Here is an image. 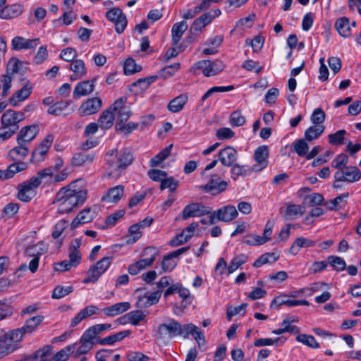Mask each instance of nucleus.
Returning a JSON list of instances; mask_svg holds the SVG:
<instances>
[{
    "mask_svg": "<svg viewBox=\"0 0 361 361\" xmlns=\"http://www.w3.org/2000/svg\"><path fill=\"white\" fill-rule=\"evenodd\" d=\"M44 317L42 315H36L27 319L22 327L23 331L25 334H31L35 331L37 327L44 321Z\"/></svg>",
    "mask_w": 361,
    "mask_h": 361,
    "instance_id": "nucleus-28",
    "label": "nucleus"
},
{
    "mask_svg": "<svg viewBox=\"0 0 361 361\" xmlns=\"http://www.w3.org/2000/svg\"><path fill=\"white\" fill-rule=\"evenodd\" d=\"M99 308L94 305H90L82 309L71 320L70 327L73 328L80 324L83 319L94 314H98Z\"/></svg>",
    "mask_w": 361,
    "mask_h": 361,
    "instance_id": "nucleus-22",
    "label": "nucleus"
},
{
    "mask_svg": "<svg viewBox=\"0 0 361 361\" xmlns=\"http://www.w3.org/2000/svg\"><path fill=\"white\" fill-rule=\"evenodd\" d=\"M219 161L226 167H231L238 159V153L233 147L227 146L218 154Z\"/></svg>",
    "mask_w": 361,
    "mask_h": 361,
    "instance_id": "nucleus-18",
    "label": "nucleus"
},
{
    "mask_svg": "<svg viewBox=\"0 0 361 361\" xmlns=\"http://www.w3.org/2000/svg\"><path fill=\"white\" fill-rule=\"evenodd\" d=\"M25 69L24 66V63L19 60L16 57H12L8 61L6 66V73L9 74L18 73L20 72H23Z\"/></svg>",
    "mask_w": 361,
    "mask_h": 361,
    "instance_id": "nucleus-41",
    "label": "nucleus"
},
{
    "mask_svg": "<svg viewBox=\"0 0 361 361\" xmlns=\"http://www.w3.org/2000/svg\"><path fill=\"white\" fill-rule=\"evenodd\" d=\"M348 162V157L343 153L338 154L332 161L331 166L338 170H341L346 167Z\"/></svg>",
    "mask_w": 361,
    "mask_h": 361,
    "instance_id": "nucleus-59",
    "label": "nucleus"
},
{
    "mask_svg": "<svg viewBox=\"0 0 361 361\" xmlns=\"http://www.w3.org/2000/svg\"><path fill=\"white\" fill-rule=\"evenodd\" d=\"M48 247L43 242H39L37 244L30 245L26 249L27 255L35 257H38L47 252Z\"/></svg>",
    "mask_w": 361,
    "mask_h": 361,
    "instance_id": "nucleus-44",
    "label": "nucleus"
},
{
    "mask_svg": "<svg viewBox=\"0 0 361 361\" xmlns=\"http://www.w3.org/2000/svg\"><path fill=\"white\" fill-rule=\"evenodd\" d=\"M269 153V147L267 145L259 146L255 149L254 157L257 164L253 166L254 171H258L267 166Z\"/></svg>",
    "mask_w": 361,
    "mask_h": 361,
    "instance_id": "nucleus-20",
    "label": "nucleus"
},
{
    "mask_svg": "<svg viewBox=\"0 0 361 361\" xmlns=\"http://www.w3.org/2000/svg\"><path fill=\"white\" fill-rule=\"evenodd\" d=\"M324 131V126L314 125L308 128L305 133V139L308 141H312L318 138Z\"/></svg>",
    "mask_w": 361,
    "mask_h": 361,
    "instance_id": "nucleus-50",
    "label": "nucleus"
},
{
    "mask_svg": "<svg viewBox=\"0 0 361 361\" xmlns=\"http://www.w3.org/2000/svg\"><path fill=\"white\" fill-rule=\"evenodd\" d=\"M189 248L190 247L188 246L183 247H181L180 249H178L176 251H173V252L169 253L168 255L164 256V259L162 260V268H163V269L165 271H170L172 269H173L175 268L176 265V263L174 262H171V265H167L166 262H171V260L173 258L178 257L179 255L186 252L189 250Z\"/></svg>",
    "mask_w": 361,
    "mask_h": 361,
    "instance_id": "nucleus-30",
    "label": "nucleus"
},
{
    "mask_svg": "<svg viewBox=\"0 0 361 361\" xmlns=\"http://www.w3.org/2000/svg\"><path fill=\"white\" fill-rule=\"evenodd\" d=\"M124 73L127 75H132L142 70V67L135 63L132 58H128L124 62Z\"/></svg>",
    "mask_w": 361,
    "mask_h": 361,
    "instance_id": "nucleus-55",
    "label": "nucleus"
},
{
    "mask_svg": "<svg viewBox=\"0 0 361 361\" xmlns=\"http://www.w3.org/2000/svg\"><path fill=\"white\" fill-rule=\"evenodd\" d=\"M334 177L336 181L355 183L360 180L361 171L356 166H346L335 172Z\"/></svg>",
    "mask_w": 361,
    "mask_h": 361,
    "instance_id": "nucleus-10",
    "label": "nucleus"
},
{
    "mask_svg": "<svg viewBox=\"0 0 361 361\" xmlns=\"http://www.w3.org/2000/svg\"><path fill=\"white\" fill-rule=\"evenodd\" d=\"M75 348L76 344L66 346L55 354L54 356V361H66L69 356L74 353Z\"/></svg>",
    "mask_w": 361,
    "mask_h": 361,
    "instance_id": "nucleus-48",
    "label": "nucleus"
},
{
    "mask_svg": "<svg viewBox=\"0 0 361 361\" xmlns=\"http://www.w3.org/2000/svg\"><path fill=\"white\" fill-rule=\"evenodd\" d=\"M19 145V146L11 149L8 154V159L11 161H16V163H22L21 161L25 159L28 154V149L21 144Z\"/></svg>",
    "mask_w": 361,
    "mask_h": 361,
    "instance_id": "nucleus-31",
    "label": "nucleus"
},
{
    "mask_svg": "<svg viewBox=\"0 0 361 361\" xmlns=\"http://www.w3.org/2000/svg\"><path fill=\"white\" fill-rule=\"evenodd\" d=\"M108 165L107 176L110 178H117L122 172L133 161L131 152L127 149L117 151L111 150L106 156Z\"/></svg>",
    "mask_w": 361,
    "mask_h": 361,
    "instance_id": "nucleus-4",
    "label": "nucleus"
},
{
    "mask_svg": "<svg viewBox=\"0 0 361 361\" xmlns=\"http://www.w3.org/2000/svg\"><path fill=\"white\" fill-rule=\"evenodd\" d=\"M23 12V6L20 4H13L6 6L0 11V17L3 19L13 18Z\"/></svg>",
    "mask_w": 361,
    "mask_h": 361,
    "instance_id": "nucleus-33",
    "label": "nucleus"
},
{
    "mask_svg": "<svg viewBox=\"0 0 361 361\" xmlns=\"http://www.w3.org/2000/svg\"><path fill=\"white\" fill-rule=\"evenodd\" d=\"M39 44V39H26L23 37H15L11 41V47L14 50L35 49Z\"/></svg>",
    "mask_w": 361,
    "mask_h": 361,
    "instance_id": "nucleus-21",
    "label": "nucleus"
},
{
    "mask_svg": "<svg viewBox=\"0 0 361 361\" xmlns=\"http://www.w3.org/2000/svg\"><path fill=\"white\" fill-rule=\"evenodd\" d=\"M223 42L222 36H215L208 40L204 44L207 46L203 49V53L206 55H213L218 52L217 48Z\"/></svg>",
    "mask_w": 361,
    "mask_h": 361,
    "instance_id": "nucleus-38",
    "label": "nucleus"
},
{
    "mask_svg": "<svg viewBox=\"0 0 361 361\" xmlns=\"http://www.w3.org/2000/svg\"><path fill=\"white\" fill-rule=\"evenodd\" d=\"M349 197L348 192H344L325 203V205L329 210H338L345 206L347 199Z\"/></svg>",
    "mask_w": 361,
    "mask_h": 361,
    "instance_id": "nucleus-35",
    "label": "nucleus"
},
{
    "mask_svg": "<svg viewBox=\"0 0 361 361\" xmlns=\"http://www.w3.org/2000/svg\"><path fill=\"white\" fill-rule=\"evenodd\" d=\"M106 16L108 20L114 23L116 31L118 34L124 31L128 21L126 16L119 8H114L108 11L106 13Z\"/></svg>",
    "mask_w": 361,
    "mask_h": 361,
    "instance_id": "nucleus-13",
    "label": "nucleus"
},
{
    "mask_svg": "<svg viewBox=\"0 0 361 361\" xmlns=\"http://www.w3.org/2000/svg\"><path fill=\"white\" fill-rule=\"evenodd\" d=\"M130 308L129 302H121L103 308L102 312L107 317H116Z\"/></svg>",
    "mask_w": 361,
    "mask_h": 361,
    "instance_id": "nucleus-25",
    "label": "nucleus"
},
{
    "mask_svg": "<svg viewBox=\"0 0 361 361\" xmlns=\"http://www.w3.org/2000/svg\"><path fill=\"white\" fill-rule=\"evenodd\" d=\"M315 245V240L304 237H298L292 243L289 252L293 255H296L302 248L314 247Z\"/></svg>",
    "mask_w": 361,
    "mask_h": 361,
    "instance_id": "nucleus-26",
    "label": "nucleus"
},
{
    "mask_svg": "<svg viewBox=\"0 0 361 361\" xmlns=\"http://www.w3.org/2000/svg\"><path fill=\"white\" fill-rule=\"evenodd\" d=\"M158 253L156 248L147 247L143 251V255H148V257L141 259L130 264L128 267V271L130 275L135 276L143 270L150 267L156 259Z\"/></svg>",
    "mask_w": 361,
    "mask_h": 361,
    "instance_id": "nucleus-6",
    "label": "nucleus"
},
{
    "mask_svg": "<svg viewBox=\"0 0 361 361\" xmlns=\"http://www.w3.org/2000/svg\"><path fill=\"white\" fill-rule=\"evenodd\" d=\"M157 79V75H152L147 78H140L133 83L131 87L141 90H147L149 87V85L153 83Z\"/></svg>",
    "mask_w": 361,
    "mask_h": 361,
    "instance_id": "nucleus-51",
    "label": "nucleus"
},
{
    "mask_svg": "<svg viewBox=\"0 0 361 361\" xmlns=\"http://www.w3.org/2000/svg\"><path fill=\"white\" fill-rule=\"evenodd\" d=\"M70 69L78 78H82L87 74L85 62L81 59H75L70 64Z\"/></svg>",
    "mask_w": 361,
    "mask_h": 361,
    "instance_id": "nucleus-42",
    "label": "nucleus"
},
{
    "mask_svg": "<svg viewBox=\"0 0 361 361\" xmlns=\"http://www.w3.org/2000/svg\"><path fill=\"white\" fill-rule=\"evenodd\" d=\"M279 258V255L275 252L265 253L255 261L253 266L255 267H259L265 264H271L277 261Z\"/></svg>",
    "mask_w": 361,
    "mask_h": 361,
    "instance_id": "nucleus-46",
    "label": "nucleus"
},
{
    "mask_svg": "<svg viewBox=\"0 0 361 361\" xmlns=\"http://www.w3.org/2000/svg\"><path fill=\"white\" fill-rule=\"evenodd\" d=\"M296 340L310 348H318L319 347V343L315 340L314 337L307 334H299Z\"/></svg>",
    "mask_w": 361,
    "mask_h": 361,
    "instance_id": "nucleus-58",
    "label": "nucleus"
},
{
    "mask_svg": "<svg viewBox=\"0 0 361 361\" xmlns=\"http://www.w3.org/2000/svg\"><path fill=\"white\" fill-rule=\"evenodd\" d=\"M86 198L87 190L77 188L76 182H73L59 190L55 196L54 203L57 206L58 213L65 214L82 205Z\"/></svg>",
    "mask_w": 361,
    "mask_h": 361,
    "instance_id": "nucleus-3",
    "label": "nucleus"
},
{
    "mask_svg": "<svg viewBox=\"0 0 361 361\" xmlns=\"http://www.w3.org/2000/svg\"><path fill=\"white\" fill-rule=\"evenodd\" d=\"M171 148L172 145L164 148L159 153L151 159L149 166L151 167H155L161 164L170 155Z\"/></svg>",
    "mask_w": 361,
    "mask_h": 361,
    "instance_id": "nucleus-45",
    "label": "nucleus"
},
{
    "mask_svg": "<svg viewBox=\"0 0 361 361\" xmlns=\"http://www.w3.org/2000/svg\"><path fill=\"white\" fill-rule=\"evenodd\" d=\"M238 215L236 208L233 205H226L213 212L208 221L210 225L214 224L216 221L231 222Z\"/></svg>",
    "mask_w": 361,
    "mask_h": 361,
    "instance_id": "nucleus-7",
    "label": "nucleus"
},
{
    "mask_svg": "<svg viewBox=\"0 0 361 361\" xmlns=\"http://www.w3.org/2000/svg\"><path fill=\"white\" fill-rule=\"evenodd\" d=\"M304 213V208L300 205H288L286 210V216L288 219H293L298 216H302Z\"/></svg>",
    "mask_w": 361,
    "mask_h": 361,
    "instance_id": "nucleus-56",
    "label": "nucleus"
},
{
    "mask_svg": "<svg viewBox=\"0 0 361 361\" xmlns=\"http://www.w3.org/2000/svg\"><path fill=\"white\" fill-rule=\"evenodd\" d=\"M211 212V209L200 203H191L186 205L182 212V218L186 220L190 217H200Z\"/></svg>",
    "mask_w": 361,
    "mask_h": 361,
    "instance_id": "nucleus-15",
    "label": "nucleus"
},
{
    "mask_svg": "<svg viewBox=\"0 0 361 361\" xmlns=\"http://www.w3.org/2000/svg\"><path fill=\"white\" fill-rule=\"evenodd\" d=\"M309 305V302L306 300H294L291 299L288 295L282 294L276 297L272 300L270 307L271 309H276L281 305H286L288 307H292L299 305L308 306Z\"/></svg>",
    "mask_w": 361,
    "mask_h": 361,
    "instance_id": "nucleus-16",
    "label": "nucleus"
},
{
    "mask_svg": "<svg viewBox=\"0 0 361 361\" xmlns=\"http://www.w3.org/2000/svg\"><path fill=\"white\" fill-rule=\"evenodd\" d=\"M157 335L160 339H172L178 336L188 339L192 336L200 347L205 344L204 336L200 328L192 323L181 324L174 319H170L159 324Z\"/></svg>",
    "mask_w": 361,
    "mask_h": 361,
    "instance_id": "nucleus-2",
    "label": "nucleus"
},
{
    "mask_svg": "<svg viewBox=\"0 0 361 361\" xmlns=\"http://www.w3.org/2000/svg\"><path fill=\"white\" fill-rule=\"evenodd\" d=\"M73 288L71 286H57L54 289L51 297L54 299H60L68 295L69 293L73 292Z\"/></svg>",
    "mask_w": 361,
    "mask_h": 361,
    "instance_id": "nucleus-57",
    "label": "nucleus"
},
{
    "mask_svg": "<svg viewBox=\"0 0 361 361\" xmlns=\"http://www.w3.org/2000/svg\"><path fill=\"white\" fill-rule=\"evenodd\" d=\"M187 28L188 25L185 21L176 23L173 25L171 35L173 45H176L179 42Z\"/></svg>",
    "mask_w": 361,
    "mask_h": 361,
    "instance_id": "nucleus-36",
    "label": "nucleus"
},
{
    "mask_svg": "<svg viewBox=\"0 0 361 361\" xmlns=\"http://www.w3.org/2000/svg\"><path fill=\"white\" fill-rule=\"evenodd\" d=\"M26 166L25 163H14L11 164L6 169H5V173L7 176V178H12L16 173L25 170Z\"/></svg>",
    "mask_w": 361,
    "mask_h": 361,
    "instance_id": "nucleus-62",
    "label": "nucleus"
},
{
    "mask_svg": "<svg viewBox=\"0 0 361 361\" xmlns=\"http://www.w3.org/2000/svg\"><path fill=\"white\" fill-rule=\"evenodd\" d=\"M111 329V324H98L89 327L85 332L94 341H97V336L103 331H109Z\"/></svg>",
    "mask_w": 361,
    "mask_h": 361,
    "instance_id": "nucleus-39",
    "label": "nucleus"
},
{
    "mask_svg": "<svg viewBox=\"0 0 361 361\" xmlns=\"http://www.w3.org/2000/svg\"><path fill=\"white\" fill-rule=\"evenodd\" d=\"M58 171V165L49 166L39 171L29 180L18 185L17 197L22 202H30L36 195V190L39 185H47L65 180L66 174L59 173Z\"/></svg>",
    "mask_w": 361,
    "mask_h": 361,
    "instance_id": "nucleus-1",
    "label": "nucleus"
},
{
    "mask_svg": "<svg viewBox=\"0 0 361 361\" xmlns=\"http://www.w3.org/2000/svg\"><path fill=\"white\" fill-rule=\"evenodd\" d=\"M98 208L96 206L87 207L80 212L71 222V227L75 228L80 224L92 221L97 215Z\"/></svg>",
    "mask_w": 361,
    "mask_h": 361,
    "instance_id": "nucleus-17",
    "label": "nucleus"
},
{
    "mask_svg": "<svg viewBox=\"0 0 361 361\" xmlns=\"http://www.w3.org/2000/svg\"><path fill=\"white\" fill-rule=\"evenodd\" d=\"M102 106V99L99 97H93L84 102L78 109L80 116H86L96 114Z\"/></svg>",
    "mask_w": 361,
    "mask_h": 361,
    "instance_id": "nucleus-14",
    "label": "nucleus"
},
{
    "mask_svg": "<svg viewBox=\"0 0 361 361\" xmlns=\"http://www.w3.org/2000/svg\"><path fill=\"white\" fill-rule=\"evenodd\" d=\"M96 341H94L85 332L82 334L79 341L75 343L76 348L74 351V357H78L82 355L87 354L93 348Z\"/></svg>",
    "mask_w": 361,
    "mask_h": 361,
    "instance_id": "nucleus-19",
    "label": "nucleus"
},
{
    "mask_svg": "<svg viewBox=\"0 0 361 361\" xmlns=\"http://www.w3.org/2000/svg\"><path fill=\"white\" fill-rule=\"evenodd\" d=\"M124 195V186L118 185L110 188L106 194L102 197L104 202L109 203H117Z\"/></svg>",
    "mask_w": 361,
    "mask_h": 361,
    "instance_id": "nucleus-27",
    "label": "nucleus"
},
{
    "mask_svg": "<svg viewBox=\"0 0 361 361\" xmlns=\"http://www.w3.org/2000/svg\"><path fill=\"white\" fill-rule=\"evenodd\" d=\"M48 50L46 45H42L39 47L33 61L36 64H41L44 62L48 58Z\"/></svg>",
    "mask_w": 361,
    "mask_h": 361,
    "instance_id": "nucleus-63",
    "label": "nucleus"
},
{
    "mask_svg": "<svg viewBox=\"0 0 361 361\" xmlns=\"http://www.w3.org/2000/svg\"><path fill=\"white\" fill-rule=\"evenodd\" d=\"M68 106V103L67 102H55L49 106L48 109V113L55 116L60 115L65 109H66Z\"/></svg>",
    "mask_w": 361,
    "mask_h": 361,
    "instance_id": "nucleus-60",
    "label": "nucleus"
},
{
    "mask_svg": "<svg viewBox=\"0 0 361 361\" xmlns=\"http://www.w3.org/2000/svg\"><path fill=\"white\" fill-rule=\"evenodd\" d=\"M30 92H15L9 98L8 103L12 106H18L21 102L30 97Z\"/></svg>",
    "mask_w": 361,
    "mask_h": 361,
    "instance_id": "nucleus-53",
    "label": "nucleus"
},
{
    "mask_svg": "<svg viewBox=\"0 0 361 361\" xmlns=\"http://www.w3.org/2000/svg\"><path fill=\"white\" fill-rule=\"evenodd\" d=\"M94 159L93 154L80 152L74 154L72 158V164L76 166H86L91 164Z\"/></svg>",
    "mask_w": 361,
    "mask_h": 361,
    "instance_id": "nucleus-37",
    "label": "nucleus"
},
{
    "mask_svg": "<svg viewBox=\"0 0 361 361\" xmlns=\"http://www.w3.org/2000/svg\"><path fill=\"white\" fill-rule=\"evenodd\" d=\"M195 67L201 71L204 76H212L221 72L223 69L221 61L202 60L195 64Z\"/></svg>",
    "mask_w": 361,
    "mask_h": 361,
    "instance_id": "nucleus-12",
    "label": "nucleus"
},
{
    "mask_svg": "<svg viewBox=\"0 0 361 361\" xmlns=\"http://www.w3.org/2000/svg\"><path fill=\"white\" fill-rule=\"evenodd\" d=\"M335 28L338 34L344 38H348L351 35L350 20L347 17L338 18L335 23Z\"/></svg>",
    "mask_w": 361,
    "mask_h": 361,
    "instance_id": "nucleus-29",
    "label": "nucleus"
},
{
    "mask_svg": "<svg viewBox=\"0 0 361 361\" xmlns=\"http://www.w3.org/2000/svg\"><path fill=\"white\" fill-rule=\"evenodd\" d=\"M39 133V126L37 125H31L23 128L17 137L18 144L22 142H29L32 140Z\"/></svg>",
    "mask_w": 361,
    "mask_h": 361,
    "instance_id": "nucleus-23",
    "label": "nucleus"
},
{
    "mask_svg": "<svg viewBox=\"0 0 361 361\" xmlns=\"http://www.w3.org/2000/svg\"><path fill=\"white\" fill-rule=\"evenodd\" d=\"M187 100L188 97L186 94H180L169 102L168 108L171 112H178L183 108Z\"/></svg>",
    "mask_w": 361,
    "mask_h": 361,
    "instance_id": "nucleus-47",
    "label": "nucleus"
},
{
    "mask_svg": "<svg viewBox=\"0 0 361 361\" xmlns=\"http://www.w3.org/2000/svg\"><path fill=\"white\" fill-rule=\"evenodd\" d=\"M247 259V257L245 255H238L235 256L228 266V274H231L235 271L246 262Z\"/></svg>",
    "mask_w": 361,
    "mask_h": 361,
    "instance_id": "nucleus-49",
    "label": "nucleus"
},
{
    "mask_svg": "<svg viewBox=\"0 0 361 361\" xmlns=\"http://www.w3.org/2000/svg\"><path fill=\"white\" fill-rule=\"evenodd\" d=\"M130 334V331H123L116 333L114 335L106 336L102 339L98 341V343L100 345H114L118 341H122L124 338L127 337Z\"/></svg>",
    "mask_w": 361,
    "mask_h": 361,
    "instance_id": "nucleus-40",
    "label": "nucleus"
},
{
    "mask_svg": "<svg viewBox=\"0 0 361 361\" xmlns=\"http://www.w3.org/2000/svg\"><path fill=\"white\" fill-rule=\"evenodd\" d=\"M294 151L299 157H307L309 150V145L305 139H299L293 144Z\"/></svg>",
    "mask_w": 361,
    "mask_h": 361,
    "instance_id": "nucleus-54",
    "label": "nucleus"
},
{
    "mask_svg": "<svg viewBox=\"0 0 361 361\" xmlns=\"http://www.w3.org/2000/svg\"><path fill=\"white\" fill-rule=\"evenodd\" d=\"M161 295V290H156L150 294L140 295L137 302V305L140 308H147L157 304Z\"/></svg>",
    "mask_w": 361,
    "mask_h": 361,
    "instance_id": "nucleus-24",
    "label": "nucleus"
},
{
    "mask_svg": "<svg viewBox=\"0 0 361 361\" xmlns=\"http://www.w3.org/2000/svg\"><path fill=\"white\" fill-rule=\"evenodd\" d=\"M4 335L12 343L19 345V343L23 340L25 334L21 328H18L8 331Z\"/></svg>",
    "mask_w": 361,
    "mask_h": 361,
    "instance_id": "nucleus-52",
    "label": "nucleus"
},
{
    "mask_svg": "<svg viewBox=\"0 0 361 361\" xmlns=\"http://www.w3.org/2000/svg\"><path fill=\"white\" fill-rule=\"evenodd\" d=\"M126 97H121L110 106L112 114L115 115V119L118 121V125H122L126 122L132 115L130 108L126 105Z\"/></svg>",
    "mask_w": 361,
    "mask_h": 361,
    "instance_id": "nucleus-8",
    "label": "nucleus"
},
{
    "mask_svg": "<svg viewBox=\"0 0 361 361\" xmlns=\"http://www.w3.org/2000/svg\"><path fill=\"white\" fill-rule=\"evenodd\" d=\"M345 133V130H339L335 133L329 135V142L334 145H341L343 143Z\"/></svg>",
    "mask_w": 361,
    "mask_h": 361,
    "instance_id": "nucleus-61",
    "label": "nucleus"
},
{
    "mask_svg": "<svg viewBox=\"0 0 361 361\" xmlns=\"http://www.w3.org/2000/svg\"><path fill=\"white\" fill-rule=\"evenodd\" d=\"M113 259V257H104L95 264L91 265L82 283L87 284L97 281L100 276L108 270Z\"/></svg>",
    "mask_w": 361,
    "mask_h": 361,
    "instance_id": "nucleus-5",
    "label": "nucleus"
},
{
    "mask_svg": "<svg viewBox=\"0 0 361 361\" xmlns=\"http://www.w3.org/2000/svg\"><path fill=\"white\" fill-rule=\"evenodd\" d=\"M145 314L140 310L131 311L121 318V323H130L133 326L137 325L141 321L144 320Z\"/></svg>",
    "mask_w": 361,
    "mask_h": 361,
    "instance_id": "nucleus-34",
    "label": "nucleus"
},
{
    "mask_svg": "<svg viewBox=\"0 0 361 361\" xmlns=\"http://www.w3.org/2000/svg\"><path fill=\"white\" fill-rule=\"evenodd\" d=\"M228 185V182L221 180L219 175L213 174L210 176L207 183L204 185L200 186L199 188L206 192L217 195L225 191Z\"/></svg>",
    "mask_w": 361,
    "mask_h": 361,
    "instance_id": "nucleus-11",
    "label": "nucleus"
},
{
    "mask_svg": "<svg viewBox=\"0 0 361 361\" xmlns=\"http://www.w3.org/2000/svg\"><path fill=\"white\" fill-rule=\"evenodd\" d=\"M221 14V11L220 9L216 8L214 10H211L204 14H202L200 18L203 21L205 25H209L212 22L214 19L219 17Z\"/></svg>",
    "mask_w": 361,
    "mask_h": 361,
    "instance_id": "nucleus-64",
    "label": "nucleus"
},
{
    "mask_svg": "<svg viewBox=\"0 0 361 361\" xmlns=\"http://www.w3.org/2000/svg\"><path fill=\"white\" fill-rule=\"evenodd\" d=\"M115 120V115L112 114V110L109 106L104 111L98 119V124L102 129H109L112 127Z\"/></svg>",
    "mask_w": 361,
    "mask_h": 361,
    "instance_id": "nucleus-32",
    "label": "nucleus"
},
{
    "mask_svg": "<svg viewBox=\"0 0 361 361\" xmlns=\"http://www.w3.org/2000/svg\"><path fill=\"white\" fill-rule=\"evenodd\" d=\"M20 345L13 344L4 335L3 338L0 340V353L4 357L19 348Z\"/></svg>",
    "mask_w": 361,
    "mask_h": 361,
    "instance_id": "nucleus-43",
    "label": "nucleus"
},
{
    "mask_svg": "<svg viewBox=\"0 0 361 361\" xmlns=\"http://www.w3.org/2000/svg\"><path fill=\"white\" fill-rule=\"evenodd\" d=\"M25 115L23 113L8 109L2 114L1 122L3 126L17 132L19 128L18 123L23 121Z\"/></svg>",
    "mask_w": 361,
    "mask_h": 361,
    "instance_id": "nucleus-9",
    "label": "nucleus"
}]
</instances>
